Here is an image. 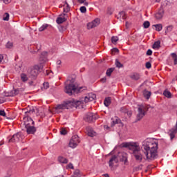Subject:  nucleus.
<instances>
[{"instance_id":"obj_1","label":"nucleus","mask_w":177,"mask_h":177,"mask_svg":"<svg viewBox=\"0 0 177 177\" xmlns=\"http://www.w3.org/2000/svg\"><path fill=\"white\" fill-rule=\"evenodd\" d=\"M96 99V95L90 93L86 95V96L84 97V100H67L64 102L63 104H59L56 107V110H68V109H73V107H80L81 104H83V103H88L89 102H93V100H95Z\"/></svg>"},{"instance_id":"obj_2","label":"nucleus","mask_w":177,"mask_h":177,"mask_svg":"<svg viewBox=\"0 0 177 177\" xmlns=\"http://www.w3.org/2000/svg\"><path fill=\"white\" fill-rule=\"evenodd\" d=\"M157 149H158V143L153 140L147 139L142 142V151L147 160H153L157 157Z\"/></svg>"},{"instance_id":"obj_3","label":"nucleus","mask_w":177,"mask_h":177,"mask_svg":"<svg viewBox=\"0 0 177 177\" xmlns=\"http://www.w3.org/2000/svg\"><path fill=\"white\" fill-rule=\"evenodd\" d=\"M122 146V147H125L129 150L130 153L133 156L136 161H138V162H142V160H143V155H142V153L140 152L141 149L139 142H123Z\"/></svg>"},{"instance_id":"obj_4","label":"nucleus","mask_w":177,"mask_h":177,"mask_svg":"<svg viewBox=\"0 0 177 177\" xmlns=\"http://www.w3.org/2000/svg\"><path fill=\"white\" fill-rule=\"evenodd\" d=\"M86 88L85 86L78 87L74 85V83H70L69 81H67L65 83V93L71 96L73 93H80L82 91H86Z\"/></svg>"},{"instance_id":"obj_5","label":"nucleus","mask_w":177,"mask_h":177,"mask_svg":"<svg viewBox=\"0 0 177 177\" xmlns=\"http://www.w3.org/2000/svg\"><path fill=\"white\" fill-rule=\"evenodd\" d=\"M27 122H25L24 125L26 129L28 135H34L37 132V129L35 127L31 126L34 125V120L31 118H27Z\"/></svg>"},{"instance_id":"obj_6","label":"nucleus","mask_w":177,"mask_h":177,"mask_svg":"<svg viewBox=\"0 0 177 177\" xmlns=\"http://www.w3.org/2000/svg\"><path fill=\"white\" fill-rule=\"evenodd\" d=\"M149 110V106L146 104H141L138 106V113L137 115V120L138 121H140L142 118L145 115H146V112Z\"/></svg>"},{"instance_id":"obj_7","label":"nucleus","mask_w":177,"mask_h":177,"mask_svg":"<svg viewBox=\"0 0 177 177\" xmlns=\"http://www.w3.org/2000/svg\"><path fill=\"white\" fill-rule=\"evenodd\" d=\"M79 143H80V137H78L77 135H75L72 136L69 142V147H71L72 149H75V147L78 146Z\"/></svg>"},{"instance_id":"obj_8","label":"nucleus","mask_w":177,"mask_h":177,"mask_svg":"<svg viewBox=\"0 0 177 177\" xmlns=\"http://www.w3.org/2000/svg\"><path fill=\"white\" fill-rule=\"evenodd\" d=\"M97 118H99V115L93 113H88L84 117V120L87 122H93V121H96Z\"/></svg>"},{"instance_id":"obj_9","label":"nucleus","mask_w":177,"mask_h":177,"mask_svg":"<svg viewBox=\"0 0 177 177\" xmlns=\"http://www.w3.org/2000/svg\"><path fill=\"white\" fill-rule=\"evenodd\" d=\"M38 73H39V66L38 65H35L32 68L28 69V74L30 75V77H37Z\"/></svg>"},{"instance_id":"obj_10","label":"nucleus","mask_w":177,"mask_h":177,"mask_svg":"<svg viewBox=\"0 0 177 177\" xmlns=\"http://www.w3.org/2000/svg\"><path fill=\"white\" fill-rule=\"evenodd\" d=\"M21 139V133H17L12 136L11 138L8 140L9 143H15L16 142H20Z\"/></svg>"},{"instance_id":"obj_11","label":"nucleus","mask_w":177,"mask_h":177,"mask_svg":"<svg viewBox=\"0 0 177 177\" xmlns=\"http://www.w3.org/2000/svg\"><path fill=\"white\" fill-rule=\"evenodd\" d=\"M100 24V19H95L93 21L87 24V28L88 30H91L92 28H95V27H97Z\"/></svg>"},{"instance_id":"obj_12","label":"nucleus","mask_w":177,"mask_h":177,"mask_svg":"<svg viewBox=\"0 0 177 177\" xmlns=\"http://www.w3.org/2000/svg\"><path fill=\"white\" fill-rule=\"evenodd\" d=\"M67 20V15L62 14L59 17H58L56 19L57 24H63L64 21Z\"/></svg>"},{"instance_id":"obj_13","label":"nucleus","mask_w":177,"mask_h":177,"mask_svg":"<svg viewBox=\"0 0 177 177\" xmlns=\"http://www.w3.org/2000/svg\"><path fill=\"white\" fill-rule=\"evenodd\" d=\"M164 17V8L160 7L158 11L155 14V19L156 20H161Z\"/></svg>"},{"instance_id":"obj_14","label":"nucleus","mask_w":177,"mask_h":177,"mask_svg":"<svg viewBox=\"0 0 177 177\" xmlns=\"http://www.w3.org/2000/svg\"><path fill=\"white\" fill-rule=\"evenodd\" d=\"M86 131H87L88 136H90L91 138H93V136H96V132L93 131V129L91 127H87Z\"/></svg>"},{"instance_id":"obj_15","label":"nucleus","mask_w":177,"mask_h":177,"mask_svg":"<svg viewBox=\"0 0 177 177\" xmlns=\"http://www.w3.org/2000/svg\"><path fill=\"white\" fill-rule=\"evenodd\" d=\"M130 78H131V80H133L134 81H139V80H140V74L138 73H132L130 75Z\"/></svg>"},{"instance_id":"obj_16","label":"nucleus","mask_w":177,"mask_h":177,"mask_svg":"<svg viewBox=\"0 0 177 177\" xmlns=\"http://www.w3.org/2000/svg\"><path fill=\"white\" fill-rule=\"evenodd\" d=\"M48 57V52L44 51L41 53L39 60L40 62H46Z\"/></svg>"},{"instance_id":"obj_17","label":"nucleus","mask_w":177,"mask_h":177,"mask_svg":"<svg viewBox=\"0 0 177 177\" xmlns=\"http://www.w3.org/2000/svg\"><path fill=\"white\" fill-rule=\"evenodd\" d=\"M177 133V128L174 127L170 130L169 136L171 138V140L175 138V134Z\"/></svg>"},{"instance_id":"obj_18","label":"nucleus","mask_w":177,"mask_h":177,"mask_svg":"<svg viewBox=\"0 0 177 177\" xmlns=\"http://www.w3.org/2000/svg\"><path fill=\"white\" fill-rule=\"evenodd\" d=\"M153 49L158 50L161 48V41H155L152 46Z\"/></svg>"},{"instance_id":"obj_19","label":"nucleus","mask_w":177,"mask_h":177,"mask_svg":"<svg viewBox=\"0 0 177 177\" xmlns=\"http://www.w3.org/2000/svg\"><path fill=\"white\" fill-rule=\"evenodd\" d=\"M58 161L60 164H67L68 162V160L63 156H59Z\"/></svg>"},{"instance_id":"obj_20","label":"nucleus","mask_w":177,"mask_h":177,"mask_svg":"<svg viewBox=\"0 0 177 177\" xmlns=\"http://www.w3.org/2000/svg\"><path fill=\"white\" fill-rule=\"evenodd\" d=\"M63 7L64 13H68L70 12L71 7L68 2H65Z\"/></svg>"},{"instance_id":"obj_21","label":"nucleus","mask_w":177,"mask_h":177,"mask_svg":"<svg viewBox=\"0 0 177 177\" xmlns=\"http://www.w3.org/2000/svg\"><path fill=\"white\" fill-rule=\"evenodd\" d=\"M104 106H106V107H109L110 104H111V97H106L104 101Z\"/></svg>"},{"instance_id":"obj_22","label":"nucleus","mask_w":177,"mask_h":177,"mask_svg":"<svg viewBox=\"0 0 177 177\" xmlns=\"http://www.w3.org/2000/svg\"><path fill=\"white\" fill-rule=\"evenodd\" d=\"M143 95L145 99H147V100H149V99H150V96H151V92L145 90L143 91Z\"/></svg>"},{"instance_id":"obj_23","label":"nucleus","mask_w":177,"mask_h":177,"mask_svg":"<svg viewBox=\"0 0 177 177\" xmlns=\"http://www.w3.org/2000/svg\"><path fill=\"white\" fill-rule=\"evenodd\" d=\"M117 160V156H113L109 161V165L111 168H113V165H114V161Z\"/></svg>"},{"instance_id":"obj_24","label":"nucleus","mask_w":177,"mask_h":177,"mask_svg":"<svg viewBox=\"0 0 177 177\" xmlns=\"http://www.w3.org/2000/svg\"><path fill=\"white\" fill-rule=\"evenodd\" d=\"M20 77L22 82H27L28 81V77L26 73H21Z\"/></svg>"},{"instance_id":"obj_25","label":"nucleus","mask_w":177,"mask_h":177,"mask_svg":"<svg viewBox=\"0 0 177 177\" xmlns=\"http://www.w3.org/2000/svg\"><path fill=\"white\" fill-rule=\"evenodd\" d=\"M81 176H82V174L80 169L75 170V171L73 172V174L71 176V177H81Z\"/></svg>"},{"instance_id":"obj_26","label":"nucleus","mask_w":177,"mask_h":177,"mask_svg":"<svg viewBox=\"0 0 177 177\" xmlns=\"http://www.w3.org/2000/svg\"><path fill=\"white\" fill-rule=\"evenodd\" d=\"M163 95L165 96V97L170 99V97H171L172 96V94L171 93V92L168 91V90L166 89L163 91Z\"/></svg>"},{"instance_id":"obj_27","label":"nucleus","mask_w":177,"mask_h":177,"mask_svg":"<svg viewBox=\"0 0 177 177\" xmlns=\"http://www.w3.org/2000/svg\"><path fill=\"white\" fill-rule=\"evenodd\" d=\"M48 27H49V25L48 24H43L40 28H39V31H45V30H46Z\"/></svg>"},{"instance_id":"obj_28","label":"nucleus","mask_w":177,"mask_h":177,"mask_svg":"<svg viewBox=\"0 0 177 177\" xmlns=\"http://www.w3.org/2000/svg\"><path fill=\"white\" fill-rule=\"evenodd\" d=\"M153 27H155L156 31L160 32L161 30H162V24H161L153 25Z\"/></svg>"},{"instance_id":"obj_29","label":"nucleus","mask_w":177,"mask_h":177,"mask_svg":"<svg viewBox=\"0 0 177 177\" xmlns=\"http://www.w3.org/2000/svg\"><path fill=\"white\" fill-rule=\"evenodd\" d=\"M20 93V88H15L12 91V96H17Z\"/></svg>"},{"instance_id":"obj_30","label":"nucleus","mask_w":177,"mask_h":177,"mask_svg":"<svg viewBox=\"0 0 177 177\" xmlns=\"http://www.w3.org/2000/svg\"><path fill=\"white\" fill-rule=\"evenodd\" d=\"M77 2H78V3L84 5V6H88V5H89V3H88V1H86V0H76Z\"/></svg>"},{"instance_id":"obj_31","label":"nucleus","mask_w":177,"mask_h":177,"mask_svg":"<svg viewBox=\"0 0 177 177\" xmlns=\"http://www.w3.org/2000/svg\"><path fill=\"white\" fill-rule=\"evenodd\" d=\"M171 57L173 58L174 63L175 66H176V64H177V55H176V53H171Z\"/></svg>"},{"instance_id":"obj_32","label":"nucleus","mask_w":177,"mask_h":177,"mask_svg":"<svg viewBox=\"0 0 177 177\" xmlns=\"http://www.w3.org/2000/svg\"><path fill=\"white\" fill-rule=\"evenodd\" d=\"M113 71H114V68H110L107 69V71L106 72V75L108 77H110L111 75V73H113Z\"/></svg>"},{"instance_id":"obj_33","label":"nucleus","mask_w":177,"mask_h":177,"mask_svg":"<svg viewBox=\"0 0 177 177\" xmlns=\"http://www.w3.org/2000/svg\"><path fill=\"white\" fill-rule=\"evenodd\" d=\"M9 17H10L9 13L6 12L3 15V20H4V21H9Z\"/></svg>"},{"instance_id":"obj_34","label":"nucleus","mask_w":177,"mask_h":177,"mask_svg":"<svg viewBox=\"0 0 177 177\" xmlns=\"http://www.w3.org/2000/svg\"><path fill=\"white\" fill-rule=\"evenodd\" d=\"M174 30V26H169L167 27V29L165 30V34H168V32H171Z\"/></svg>"},{"instance_id":"obj_35","label":"nucleus","mask_w":177,"mask_h":177,"mask_svg":"<svg viewBox=\"0 0 177 177\" xmlns=\"http://www.w3.org/2000/svg\"><path fill=\"white\" fill-rule=\"evenodd\" d=\"M111 39L112 44H117V41H118V37L113 36Z\"/></svg>"},{"instance_id":"obj_36","label":"nucleus","mask_w":177,"mask_h":177,"mask_svg":"<svg viewBox=\"0 0 177 177\" xmlns=\"http://www.w3.org/2000/svg\"><path fill=\"white\" fill-rule=\"evenodd\" d=\"M144 28H149L150 27V22L149 21H146L143 24Z\"/></svg>"},{"instance_id":"obj_37","label":"nucleus","mask_w":177,"mask_h":177,"mask_svg":"<svg viewBox=\"0 0 177 177\" xmlns=\"http://www.w3.org/2000/svg\"><path fill=\"white\" fill-rule=\"evenodd\" d=\"M115 66L118 68H121V67H122V64H121V62H120V61H118V59L115 60Z\"/></svg>"},{"instance_id":"obj_38","label":"nucleus","mask_w":177,"mask_h":177,"mask_svg":"<svg viewBox=\"0 0 177 177\" xmlns=\"http://www.w3.org/2000/svg\"><path fill=\"white\" fill-rule=\"evenodd\" d=\"M120 121L121 120H120L118 118H115V120L112 121V122H113L112 126L115 125V124H120Z\"/></svg>"},{"instance_id":"obj_39","label":"nucleus","mask_w":177,"mask_h":177,"mask_svg":"<svg viewBox=\"0 0 177 177\" xmlns=\"http://www.w3.org/2000/svg\"><path fill=\"white\" fill-rule=\"evenodd\" d=\"M119 15H120V17H122V19H123V20H125V19H127V17H125V12L124 11H121Z\"/></svg>"},{"instance_id":"obj_40","label":"nucleus","mask_w":177,"mask_h":177,"mask_svg":"<svg viewBox=\"0 0 177 177\" xmlns=\"http://www.w3.org/2000/svg\"><path fill=\"white\" fill-rule=\"evenodd\" d=\"M80 10L81 13H86V7L82 6V7H80Z\"/></svg>"},{"instance_id":"obj_41","label":"nucleus","mask_w":177,"mask_h":177,"mask_svg":"<svg viewBox=\"0 0 177 177\" xmlns=\"http://www.w3.org/2000/svg\"><path fill=\"white\" fill-rule=\"evenodd\" d=\"M66 169H74V165H73V163H69L67 165Z\"/></svg>"},{"instance_id":"obj_42","label":"nucleus","mask_w":177,"mask_h":177,"mask_svg":"<svg viewBox=\"0 0 177 177\" xmlns=\"http://www.w3.org/2000/svg\"><path fill=\"white\" fill-rule=\"evenodd\" d=\"M6 48H8V49H10V48H12V46H13V44L12 42H8L6 45Z\"/></svg>"},{"instance_id":"obj_43","label":"nucleus","mask_w":177,"mask_h":177,"mask_svg":"<svg viewBox=\"0 0 177 177\" xmlns=\"http://www.w3.org/2000/svg\"><path fill=\"white\" fill-rule=\"evenodd\" d=\"M43 88H44V89H48V88H49V83L44 82L43 84Z\"/></svg>"},{"instance_id":"obj_44","label":"nucleus","mask_w":177,"mask_h":177,"mask_svg":"<svg viewBox=\"0 0 177 177\" xmlns=\"http://www.w3.org/2000/svg\"><path fill=\"white\" fill-rule=\"evenodd\" d=\"M152 55H153V51L151 49L147 50V56H151Z\"/></svg>"},{"instance_id":"obj_45","label":"nucleus","mask_w":177,"mask_h":177,"mask_svg":"<svg viewBox=\"0 0 177 177\" xmlns=\"http://www.w3.org/2000/svg\"><path fill=\"white\" fill-rule=\"evenodd\" d=\"M0 115L2 117H6V113L3 110H0Z\"/></svg>"},{"instance_id":"obj_46","label":"nucleus","mask_w":177,"mask_h":177,"mask_svg":"<svg viewBox=\"0 0 177 177\" xmlns=\"http://www.w3.org/2000/svg\"><path fill=\"white\" fill-rule=\"evenodd\" d=\"M0 1H3V3H6V5H8V3H10L12 2V0H0Z\"/></svg>"},{"instance_id":"obj_47","label":"nucleus","mask_w":177,"mask_h":177,"mask_svg":"<svg viewBox=\"0 0 177 177\" xmlns=\"http://www.w3.org/2000/svg\"><path fill=\"white\" fill-rule=\"evenodd\" d=\"M145 67L146 68H151V63L150 62H147L146 64H145Z\"/></svg>"},{"instance_id":"obj_48","label":"nucleus","mask_w":177,"mask_h":177,"mask_svg":"<svg viewBox=\"0 0 177 177\" xmlns=\"http://www.w3.org/2000/svg\"><path fill=\"white\" fill-rule=\"evenodd\" d=\"M61 135H67V131L66 129H63L60 131Z\"/></svg>"},{"instance_id":"obj_49","label":"nucleus","mask_w":177,"mask_h":177,"mask_svg":"<svg viewBox=\"0 0 177 177\" xmlns=\"http://www.w3.org/2000/svg\"><path fill=\"white\" fill-rule=\"evenodd\" d=\"M28 113H35V109L34 107L30 108Z\"/></svg>"},{"instance_id":"obj_50","label":"nucleus","mask_w":177,"mask_h":177,"mask_svg":"<svg viewBox=\"0 0 177 177\" xmlns=\"http://www.w3.org/2000/svg\"><path fill=\"white\" fill-rule=\"evenodd\" d=\"M112 52H113L114 53H118L119 50L118 48H115L112 50Z\"/></svg>"},{"instance_id":"obj_51","label":"nucleus","mask_w":177,"mask_h":177,"mask_svg":"<svg viewBox=\"0 0 177 177\" xmlns=\"http://www.w3.org/2000/svg\"><path fill=\"white\" fill-rule=\"evenodd\" d=\"M5 102V100H3V97H0V104H2V103H3Z\"/></svg>"},{"instance_id":"obj_52","label":"nucleus","mask_w":177,"mask_h":177,"mask_svg":"<svg viewBox=\"0 0 177 177\" xmlns=\"http://www.w3.org/2000/svg\"><path fill=\"white\" fill-rule=\"evenodd\" d=\"M2 60H3V55H0V63L2 62Z\"/></svg>"},{"instance_id":"obj_53","label":"nucleus","mask_w":177,"mask_h":177,"mask_svg":"<svg viewBox=\"0 0 177 177\" xmlns=\"http://www.w3.org/2000/svg\"><path fill=\"white\" fill-rule=\"evenodd\" d=\"M57 64L58 66H60V64H62V61L57 60Z\"/></svg>"},{"instance_id":"obj_54","label":"nucleus","mask_w":177,"mask_h":177,"mask_svg":"<svg viewBox=\"0 0 177 177\" xmlns=\"http://www.w3.org/2000/svg\"><path fill=\"white\" fill-rule=\"evenodd\" d=\"M104 177H110V176H109V174H106L103 175Z\"/></svg>"},{"instance_id":"obj_55","label":"nucleus","mask_w":177,"mask_h":177,"mask_svg":"<svg viewBox=\"0 0 177 177\" xmlns=\"http://www.w3.org/2000/svg\"><path fill=\"white\" fill-rule=\"evenodd\" d=\"M102 82H106V79H102Z\"/></svg>"},{"instance_id":"obj_56","label":"nucleus","mask_w":177,"mask_h":177,"mask_svg":"<svg viewBox=\"0 0 177 177\" xmlns=\"http://www.w3.org/2000/svg\"><path fill=\"white\" fill-rule=\"evenodd\" d=\"M156 2L160 3L161 2V0H156Z\"/></svg>"}]
</instances>
